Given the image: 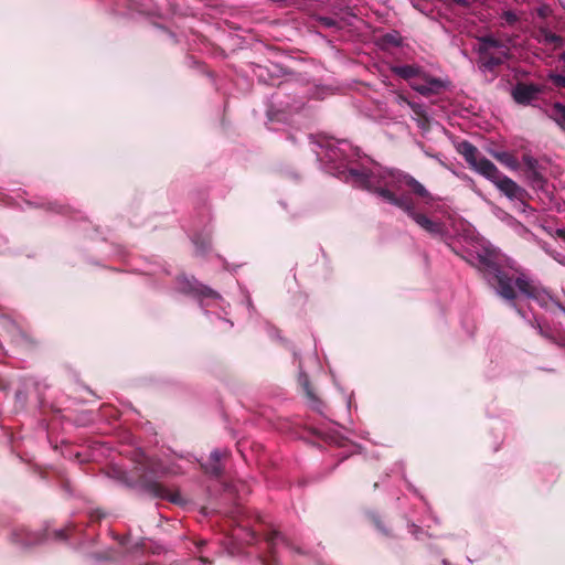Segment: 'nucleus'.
<instances>
[{
  "label": "nucleus",
  "instance_id": "f257e3e1",
  "mask_svg": "<svg viewBox=\"0 0 565 565\" xmlns=\"http://www.w3.org/2000/svg\"><path fill=\"white\" fill-rule=\"evenodd\" d=\"M347 180L356 188L365 189L376 194H379L380 189L390 190L388 188H399V185L404 184L411 188L416 195L424 199L429 198V192L420 182L412 175L399 172L379 170L366 173L365 171L351 169Z\"/></svg>",
  "mask_w": 565,
  "mask_h": 565
},
{
  "label": "nucleus",
  "instance_id": "f03ea898",
  "mask_svg": "<svg viewBox=\"0 0 565 565\" xmlns=\"http://www.w3.org/2000/svg\"><path fill=\"white\" fill-rule=\"evenodd\" d=\"M495 256L493 252L486 249L483 253L477 254L478 266L484 271L486 278L489 284L497 287L500 296L505 299L512 300L515 297L514 287H516L522 294L533 299L545 300V295H542L535 286H533L524 277H519L513 281L507 275L499 270L495 264Z\"/></svg>",
  "mask_w": 565,
  "mask_h": 565
},
{
  "label": "nucleus",
  "instance_id": "7ed1b4c3",
  "mask_svg": "<svg viewBox=\"0 0 565 565\" xmlns=\"http://www.w3.org/2000/svg\"><path fill=\"white\" fill-rule=\"evenodd\" d=\"M379 195L387 202L403 209L409 217H412L416 224H418L426 232L438 235L443 233V226L440 223L434 222L422 213L414 211V206L411 201L406 198H397L391 190L380 189Z\"/></svg>",
  "mask_w": 565,
  "mask_h": 565
},
{
  "label": "nucleus",
  "instance_id": "20e7f679",
  "mask_svg": "<svg viewBox=\"0 0 565 565\" xmlns=\"http://www.w3.org/2000/svg\"><path fill=\"white\" fill-rule=\"evenodd\" d=\"M480 67L492 70L509 57V47L492 38H483L479 45Z\"/></svg>",
  "mask_w": 565,
  "mask_h": 565
},
{
  "label": "nucleus",
  "instance_id": "39448f33",
  "mask_svg": "<svg viewBox=\"0 0 565 565\" xmlns=\"http://www.w3.org/2000/svg\"><path fill=\"white\" fill-rule=\"evenodd\" d=\"M393 72L399 77L411 81L412 88L423 95L435 93L443 86L441 82L435 78L426 79L424 84L419 83V79L424 77V73L414 65L395 66Z\"/></svg>",
  "mask_w": 565,
  "mask_h": 565
},
{
  "label": "nucleus",
  "instance_id": "423d86ee",
  "mask_svg": "<svg viewBox=\"0 0 565 565\" xmlns=\"http://www.w3.org/2000/svg\"><path fill=\"white\" fill-rule=\"evenodd\" d=\"M540 93V88L534 85L518 84L513 90L512 96L519 104L531 103Z\"/></svg>",
  "mask_w": 565,
  "mask_h": 565
},
{
  "label": "nucleus",
  "instance_id": "0eeeda50",
  "mask_svg": "<svg viewBox=\"0 0 565 565\" xmlns=\"http://www.w3.org/2000/svg\"><path fill=\"white\" fill-rule=\"evenodd\" d=\"M495 186L510 199H519L522 194V189L510 178L502 173L493 181Z\"/></svg>",
  "mask_w": 565,
  "mask_h": 565
},
{
  "label": "nucleus",
  "instance_id": "6e6552de",
  "mask_svg": "<svg viewBox=\"0 0 565 565\" xmlns=\"http://www.w3.org/2000/svg\"><path fill=\"white\" fill-rule=\"evenodd\" d=\"M471 168L492 183L501 174L498 168L486 158H480Z\"/></svg>",
  "mask_w": 565,
  "mask_h": 565
},
{
  "label": "nucleus",
  "instance_id": "1a4fd4ad",
  "mask_svg": "<svg viewBox=\"0 0 565 565\" xmlns=\"http://www.w3.org/2000/svg\"><path fill=\"white\" fill-rule=\"evenodd\" d=\"M458 151L463 156L465 160L472 167L480 158H478L477 148L468 141L458 145Z\"/></svg>",
  "mask_w": 565,
  "mask_h": 565
},
{
  "label": "nucleus",
  "instance_id": "9d476101",
  "mask_svg": "<svg viewBox=\"0 0 565 565\" xmlns=\"http://www.w3.org/2000/svg\"><path fill=\"white\" fill-rule=\"evenodd\" d=\"M552 117L565 129V106L562 104H555L552 109Z\"/></svg>",
  "mask_w": 565,
  "mask_h": 565
},
{
  "label": "nucleus",
  "instance_id": "9b49d317",
  "mask_svg": "<svg viewBox=\"0 0 565 565\" xmlns=\"http://www.w3.org/2000/svg\"><path fill=\"white\" fill-rule=\"evenodd\" d=\"M495 158L502 162L504 166L511 168V169H516L518 168V162L515 160L514 157H512L510 153L508 152H500V153H497L495 154Z\"/></svg>",
  "mask_w": 565,
  "mask_h": 565
},
{
  "label": "nucleus",
  "instance_id": "f8f14e48",
  "mask_svg": "<svg viewBox=\"0 0 565 565\" xmlns=\"http://www.w3.org/2000/svg\"><path fill=\"white\" fill-rule=\"evenodd\" d=\"M542 36H543V41L548 44L559 45L562 42L561 38L553 33L543 32Z\"/></svg>",
  "mask_w": 565,
  "mask_h": 565
},
{
  "label": "nucleus",
  "instance_id": "ddd939ff",
  "mask_svg": "<svg viewBox=\"0 0 565 565\" xmlns=\"http://www.w3.org/2000/svg\"><path fill=\"white\" fill-rule=\"evenodd\" d=\"M548 77L553 81V83L558 87H565V75L553 74L551 73Z\"/></svg>",
  "mask_w": 565,
  "mask_h": 565
},
{
  "label": "nucleus",
  "instance_id": "4468645a",
  "mask_svg": "<svg viewBox=\"0 0 565 565\" xmlns=\"http://www.w3.org/2000/svg\"><path fill=\"white\" fill-rule=\"evenodd\" d=\"M396 100H397V104L401 105V106H403V105L413 106V103L409 102L408 99H406L402 95H398Z\"/></svg>",
  "mask_w": 565,
  "mask_h": 565
},
{
  "label": "nucleus",
  "instance_id": "2eb2a0df",
  "mask_svg": "<svg viewBox=\"0 0 565 565\" xmlns=\"http://www.w3.org/2000/svg\"><path fill=\"white\" fill-rule=\"evenodd\" d=\"M301 381H302V385H303V387H305V390H306V392H307V395H308V396H310V397H312V393H311V391L309 390V382H308V377H307L306 375H303V376H302V379H301Z\"/></svg>",
  "mask_w": 565,
  "mask_h": 565
},
{
  "label": "nucleus",
  "instance_id": "dca6fc26",
  "mask_svg": "<svg viewBox=\"0 0 565 565\" xmlns=\"http://www.w3.org/2000/svg\"><path fill=\"white\" fill-rule=\"evenodd\" d=\"M523 160L530 168H534L536 163V161L531 157H524Z\"/></svg>",
  "mask_w": 565,
  "mask_h": 565
},
{
  "label": "nucleus",
  "instance_id": "f3484780",
  "mask_svg": "<svg viewBox=\"0 0 565 565\" xmlns=\"http://www.w3.org/2000/svg\"><path fill=\"white\" fill-rule=\"evenodd\" d=\"M504 17H505V20L510 23L514 22L515 21V15L512 13V12H505L504 13Z\"/></svg>",
  "mask_w": 565,
  "mask_h": 565
},
{
  "label": "nucleus",
  "instance_id": "a211bd4d",
  "mask_svg": "<svg viewBox=\"0 0 565 565\" xmlns=\"http://www.w3.org/2000/svg\"><path fill=\"white\" fill-rule=\"evenodd\" d=\"M409 107L414 110L415 114H417V115L422 114V107L419 105L413 103V106H409Z\"/></svg>",
  "mask_w": 565,
  "mask_h": 565
},
{
  "label": "nucleus",
  "instance_id": "6ab92c4d",
  "mask_svg": "<svg viewBox=\"0 0 565 565\" xmlns=\"http://www.w3.org/2000/svg\"><path fill=\"white\" fill-rule=\"evenodd\" d=\"M211 458H212L213 460H215V462H218V461H220V452H218V451H213V452L211 454Z\"/></svg>",
  "mask_w": 565,
  "mask_h": 565
},
{
  "label": "nucleus",
  "instance_id": "aec40b11",
  "mask_svg": "<svg viewBox=\"0 0 565 565\" xmlns=\"http://www.w3.org/2000/svg\"><path fill=\"white\" fill-rule=\"evenodd\" d=\"M557 235H558L559 237H562V238H564V239H565V231H563V230H558V231H557Z\"/></svg>",
  "mask_w": 565,
  "mask_h": 565
},
{
  "label": "nucleus",
  "instance_id": "412c9836",
  "mask_svg": "<svg viewBox=\"0 0 565 565\" xmlns=\"http://www.w3.org/2000/svg\"><path fill=\"white\" fill-rule=\"evenodd\" d=\"M212 472L217 473V472H218V468H216V467H215V468H213V469H212Z\"/></svg>",
  "mask_w": 565,
  "mask_h": 565
},
{
  "label": "nucleus",
  "instance_id": "4be33fe9",
  "mask_svg": "<svg viewBox=\"0 0 565 565\" xmlns=\"http://www.w3.org/2000/svg\"><path fill=\"white\" fill-rule=\"evenodd\" d=\"M455 1L458 2V3H465L463 0H455Z\"/></svg>",
  "mask_w": 565,
  "mask_h": 565
}]
</instances>
